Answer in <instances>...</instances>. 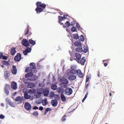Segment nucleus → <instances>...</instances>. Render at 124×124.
<instances>
[{"mask_svg": "<svg viewBox=\"0 0 124 124\" xmlns=\"http://www.w3.org/2000/svg\"><path fill=\"white\" fill-rule=\"evenodd\" d=\"M51 110L52 109L51 108H47L46 109V111L45 112V115L46 113H47L49 111H51Z\"/></svg>", "mask_w": 124, "mask_h": 124, "instance_id": "36", "label": "nucleus"}, {"mask_svg": "<svg viewBox=\"0 0 124 124\" xmlns=\"http://www.w3.org/2000/svg\"><path fill=\"white\" fill-rule=\"evenodd\" d=\"M77 73V75L80 78H83L84 76V75L82 73L81 71L79 70H78Z\"/></svg>", "mask_w": 124, "mask_h": 124, "instance_id": "18", "label": "nucleus"}, {"mask_svg": "<svg viewBox=\"0 0 124 124\" xmlns=\"http://www.w3.org/2000/svg\"><path fill=\"white\" fill-rule=\"evenodd\" d=\"M27 79V80H29V81H33V79L31 80V79H30V78H28V79Z\"/></svg>", "mask_w": 124, "mask_h": 124, "instance_id": "62", "label": "nucleus"}, {"mask_svg": "<svg viewBox=\"0 0 124 124\" xmlns=\"http://www.w3.org/2000/svg\"><path fill=\"white\" fill-rule=\"evenodd\" d=\"M61 100L63 102H65L66 101V98L63 93H62L61 95Z\"/></svg>", "mask_w": 124, "mask_h": 124, "instance_id": "23", "label": "nucleus"}, {"mask_svg": "<svg viewBox=\"0 0 124 124\" xmlns=\"http://www.w3.org/2000/svg\"><path fill=\"white\" fill-rule=\"evenodd\" d=\"M2 63L6 65H8V62L7 61H3Z\"/></svg>", "mask_w": 124, "mask_h": 124, "instance_id": "46", "label": "nucleus"}, {"mask_svg": "<svg viewBox=\"0 0 124 124\" xmlns=\"http://www.w3.org/2000/svg\"><path fill=\"white\" fill-rule=\"evenodd\" d=\"M43 108L42 106L40 107L39 108V110L41 111L43 109Z\"/></svg>", "mask_w": 124, "mask_h": 124, "instance_id": "55", "label": "nucleus"}, {"mask_svg": "<svg viewBox=\"0 0 124 124\" xmlns=\"http://www.w3.org/2000/svg\"><path fill=\"white\" fill-rule=\"evenodd\" d=\"M42 103L43 106H45L48 103V102L47 99H45L43 100L42 101Z\"/></svg>", "mask_w": 124, "mask_h": 124, "instance_id": "22", "label": "nucleus"}, {"mask_svg": "<svg viewBox=\"0 0 124 124\" xmlns=\"http://www.w3.org/2000/svg\"><path fill=\"white\" fill-rule=\"evenodd\" d=\"M29 44L30 43V44L33 45H35L36 43L35 41L32 40V39L29 40Z\"/></svg>", "mask_w": 124, "mask_h": 124, "instance_id": "27", "label": "nucleus"}, {"mask_svg": "<svg viewBox=\"0 0 124 124\" xmlns=\"http://www.w3.org/2000/svg\"><path fill=\"white\" fill-rule=\"evenodd\" d=\"M36 105H38V104H40L41 103V102H40L39 101H36Z\"/></svg>", "mask_w": 124, "mask_h": 124, "instance_id": "56", "label": "nucleus"}, {"mask_svg": "<svg viewBox=\"0 0 124 124\" xmlns=\"http://www.w3.org/2000/svg\"><path fill=\"white\" fill-rule=\"evenodd\" d=\"M77 27L78 28H79L80 27V25L78 24H77Z\"/></svg>", "mask_w": 124, "mask_h": 124, "instance_id": "63", "label": "nucleus"}, {"mask_svg": "<svg viewBox=\"0 0 124 124\" xmlns=\"http://www.w3.org/2000/svg\"><path fill=\"white\" fill-rule=\"evenodd\" d=\"M57 89V91L58 93H60L62 92V88L61 87H59Z\"/></svg>", "mask_w": 124, "mask_h": 124, "instance_id": "39", "label": "nucleus"}, {"mask_svg": "<svg viewBox=\"0 0 124 124\" xmlns=\"http://www.w3.org/2000/svg\"><path fill=\"white\" fill-rule=\"evenodd\" d=\"M109 61V60H108V59H106V60H104L103 61V62H106L107 63H108V62Z\"/></svg>", "mask_w": 124, "mask_h": 124, "instance_id": "58", "label": "nucleus"}, {"mask_svg": "<svg viewBox=\"0 0 124 124\" xmlns=\"http://www.w3.org/2000/svg\"><path fill=\"white\" fill-rule=\"evenodd\" d=\"M58 18L59 20V22H61L64 19V18L63 17H62L61 16H58Z\"/></svg>", "mask_w": 124, "mask_h": 124, "instance_id": "35", "label": "nucleus"}, {"mask_svg": "<svg viewBox=\"0 0 124 124\" xmlns=\"http://www.w3.org/2000/svg\"><path fill=\"white\" fill-rule=\"evenodd\" d=\"M23 58H21V54L20 53L17 54L16 55L15 57L14 60L16 61L19 62Z\"/></svg>", "mask_w": 124, "mask_h": 124, "instance_id": "4", "label": "nucleus"}, {"mask_svg": "<svg viewBox=\"0 0 124 124\" xmlns=\"http://www.w3.org/2000/svg\"><path fill=\"white\" fill-rule=\"evenodd\" d=\"M78 71V70H77L75 69H73L70 70V72L71 74H75L77 73Z\"/></svg>", "mask_w": 124, "mask_h": 124, "instance_id": "21", "label": "nucleus"}, {"mask_svg": "<svg viewBox=\"0 0 124 124\" xmlns=\"http://www.w3.org/2000/svg\"><path fill=\"white\" fill-rule=\"evenodd\" d=\"M40 89L42 91V93L45 96H48L49 94V91L47 89H45L44 90L42 88H40Z\"/></svg>", "mask_w": 124, "mask_h": 124, "instance_id": "11", "label": "nucleus"}, {"mask_svg": "<svg viewBox=\"0 0 124 124\" xmlns=\"http://www.w3.org/2000/svg\"><path fill=\"white\" fill-rule=\"evenodd\" d=\"M83 51L85 53L87 52L88 50L87 47L85 46H84L83 47Z\"/></svg>", "mask_w": 124, "mask_h": 124, "instance_id": "38", "label": "nucleus"}, {"mask_svg": "<svg viewBox=\"0 0 124 124\" xmlns=\"http://www.w3.org/2000/svg\"><path fill=\"white\" fill-rule=\"evenodd\" d=\"M71 31L73 32L76 31L77 30L76 28L74 27H72L71 29Z\"/></svg>", "mask_w": 124, "mask_h": 124, "instance_id": "44", "label": "nucleus"}, {"mask_svg": "<svg viewBox=\"0 0 124 124\" xmlns=\"http://www.w3.org/2000/svg\"><path fill=\"white\" fill-rule=\"evenodd\" d=\"M75 56L76 58L74 59L78 63L80 62V61L81 58V55L79 53H76L75 54Z\"/></svg>", "mask_w": 124, "mask_h": 124, "instance_id": "5", "label": "nucleus"}, {"mask_svg": "<svg viewBox=\"0 0 124 124\" xmlns=\"http://www.w3.org/2000/svg\"><path fill=\"white\" fill-rule=\"evenodd\" d=\"M30 67L31 68V69H34L36 68V67L35 64L33 62L30 63Z\"/></svg>", "mask_w": 124, "mask_h": 124, "instance_id": "26", "label": "nucleus"}, {"mask_svg": "<svg viewBox=\"0 0 124 124\" xmlns=\"http://www.w3.org/2000/svg\"><path fill=\"white\" fill-rule=\"evenodd\" d=\"M86 61L85 60V57H83L81 58V61H80V62L81 64L82 65H84L85 64V63Z\"/></svg>", "mask_w": 124, "mask_h": 124, "instance_id": "20", "label": "nucleus"}, {"mask_svg": "<svg viewBox=\"0 0 124 124\" xmlns=\"http://www.w3.org/2000/svg\"><path fill=\"white\" fill-rule=\"evenodd\" d=\"M72 89L68 87L65 90V94L67 95H70L72 93Z\"/></svg>", "mask_w": 124, "mask_h": 124, "instance_id": "7", "label": "nucleus"}, {"mask_svg": "<svg viewBox=\"0 0 124 124\" xmlns=\"http://www.w3.org/2000/svg\"><path fill=\"white\" fill-rule=\"evenodd\" d=\"M67 16H68V15H66V14H64L63 17L64 19H66L67 17Z\"/></svg>", "mask_w": 124, "mask_h": 124, "instance_id": "54", "label": "nucleus"}, {"mask_svg": "<svg viewBox=\"0 0 124 124\" xmlns=\"http://www.w3.org/2000/svg\"><path fill=\"white\" fill-rule=\"evenodd\" d=\"M60 81L61 83L59 85L61 87L64 88H66L67 87L69 81L64 76L60 79Z\"/></svg>", "mask_w": 124, "mask_h": 124, "instance_id": "2", "label": "nucleus"}, {"mask_svg": "<svg viewBox=\"0 0 124 124\" xmlns=\"http://www.w3.org/2000/svg\"><path fill=\"white\" fill-rule=\"evenodd\" d=\"M108 63H104V65L105 67L106 66L108 65Z\"/></svg>", "mask_w": 124, "mask_h": 124, "instance_id": "59", "label": "nucleus"}, {"mask_svg": "<svg viewBox=\"0 0 124 124\" xmlns=\"http://www.w3.org/2000/svg\"><path fill=\"white\" fill-rule=\"evenodd\" d=\"M33 109L34 110L38 109V108L37 106H35L33 108Z\"/></svg>", "mask_w": 124, "mask_h": 124, "instance_id": "51", "label": "nucleus"}, {"mask_svg": "<svg viewBox=\"0 0 124 124\" xmlns=\"http://www.w3.org/2000/svg\"><path fill=\"white\" fill-rule=\"evenodd\" d=\"M4 76L5 78L7 79L8 78V71H5L4 72Z\"/></svg>", "mask_w": 124, "mask_h": 124, "instance_id": "33", "label": "nucleus"}, {"mask_svg": "<svg viewBox=\"0 0 124 124\" xmlns=\"http://www.w3.org/2000/svg\"><path fill=\"white\" fill-rule=\"evenodd\" d=\"M32 69H31V68L30 67H27L25 71L26 72H31L32 71Z\"/></svg>", "mask_w": 124, "mask_h": 124, "instance_id": "25", "label": "nucleus"}, {"mask_svg": "<svg viewBox=\"0 0 124 124\" xmlns=\"http://www.w3.org/2000/svg\"><path fill=\"white\" fill-rule=\"evenodd\" d=\"M8 104L11 106L14 107V104L12 103H11L10 102H9Z\"/></svg>", "mask_w": 124, "mask_h": 124, "instance_id": "50", "label": "nucleus"}, {"mask_svg": "<svg viewBox=\"0 0 124 124\" xmlns=\"http://www.w3.org/2000/svg\"><path fill=\"white\" fill-rule=\"evenodd\" d=\"M24 97L26 99H28L31 98V96L29 95L26 93H25L24 94Z\"/></svg>", "mask_w": 124, "mask_h": 124, "instance_id": "24", "label": "nucleus"}, {"mask_svg": "<svg viewBox=\"0 0 124 124\" xmlns=\"http://www.w3.org/2000/svg\"><path fill=\"white\" fill-rule=\"evenodd\" d=\"M16 52V48L15 47L12 48L10 50V53L12 55H14Z\"/></svg>", "mask_w": 124, "mask_h": 124, "instance_id": "15", "label": "nucleus"}, {"mask_svg": "<svg viewBox=\"0 0 124 124\" xmlns=\"http://www.w3.org/2000/svg\"><path fill=\"white\" fill-rule=\"evenodd\" d=\"M29 26L27 27L26 28V30L25 31V32L24 35H26L28 34H29Z\"/></svg>", "mask_w": 124, "mask_h": 124, "instance_id": "32", "label": "nucleus"}, {"mask_svg": "<svg viewBox=\"0 0 124 124\" xmlns=\"http://www.w3.org/2000/svg\"><path fill=\"white\" fill-rule=\"evenodd\" d=\"M42 91L41 89H39L35 93L34 95L36 98H40L41 95L42 93Z\"/></svg>", "mask_w": 124, "mask_h": 124, "instance_id": "3", "label": "nucleus"}, {"mask_svg": "<svg viewBox=\"0 0 124 124\" xmlns=\"http://www.w3.org/2000/svg\"><path fill=\"white\" fill-rule=\"evenodd\" d=\"M22 44L26 47H28L30 46L29 41L25 39H23L22 41Z\"/></svg>", "mask_w": 124, "mask_h": 124, "instance_id": "6", "label": "nucleus"}, {"mask_svg": "<svg viewBox=\"0 0 124 124\" xmlns=\"http://www.w3.org/2000/svg\"><path fill=\"white\" fill-rule=\"evenodd\" d=\"M85 99L84 98L82 101V102H83Z\"/></svg>", "mask_w": 124, "mask_h": 124, "instance_id": "64", "label": "nucleus"}, {"mask_svg": "<svg viewBox=\"0 0 124 124\" xmlns=\"http://www.w3.org/2000/svg\"><path fill=\"white\" fill-rule=\"evenodd\" d=\"M76 78V76L73 75H70L68 78V79L69 80L71 81L74 80Z\"/></svg>", "mask_w": 124, "mask_h": 124, "instance_id": "19", "label": "nucleus"}, {"mask_svg": "<svg viewBox=\"0 0 124 124\" xmlns=\"http://www.w3.org/2000/svg\"><path fill=\"white\" fill-rule=\"evenodd\" d=\"M23 100V97L20 96H18L15 99V101L18 102V103L20 104L22 103Z\"/></svg>", "mask_w": 124, "mask_h": 124, "instance_id": "10", "label": "nucleus"}, {"mask_svg": "<svg viewBox=\"0 0 124 124\" xmlns=\"http://www.w3.org/2000/svg\"><path fill=\"white\" fill-rule=\"evenodd\" d=\"M28 52L29 53L31 51V47H27L26 48V49L25 50Z\"/></svg>", "mask_w": 124, "mask_h": 124, "instance_id": "34", "label": "nucleus"}, {"mask_svg": "<svg viewBox=\"0 0 124 124\" xmlns=\"http://www.w3.org/2000/svg\"><path fill=\"white\" fill-rule=\"evenodd\" d=\"M3 55V54L1 52H0V59H1Z\"/></svg>", "mask_w": 124, "mask_h": 124, "instance_id": "52", "label": "nucleus"}, {"mask_svg": "<svg viewBox=\"0 0 124 124\" xmlns=\"http://www.w3.org/2000/svg\"><path fill=\"white\" fill-rule=\"evenodd\" d=\"M35 86V84L32 82L29 83L28 84V86L29 88H33Z\"/></svg>", "mask_w": 124, "mask_h": 124, "instance_id": "17", "label": "nucleus"}, {"mask_svg": "<svg viewBox=\"0 0 124 124\" xmlns=\"http://www.w3.org/2000/svg\"><path fill=\"white\" fill-rule=\"evenodd\" d=\"M50 97H53L54 96V93L53 92H51L50 94Z\"/></svg>", "mask_w": 124, "mask_h": 124, "instance_id": "41", "label": "nucleus"}, {"mask_svg": "<svg viewBox=\"0 0 124 124\" xmlns=\"http://www.w3.org/2000/svg\"><path fill=\"white\" fill-rule=\"evenodd\" d=\"M33 73H34V72H30L26 74L25 75V77L29 78L32 77L33 75Z\"/></svg>", "mask_w": 124, "mask_h": 124, "instance_id": "16", "label": "nucleus"}, {"mask_svg": "<svg viewBox=\"0 0 124 124\" xmlns=\"http://www.w3.org/2000/svg\"><path fill=\"white\" fill-rule=\"evenodd\" d=\"M5 117L2 114H1L0 115V118L1 119L4 118Z\"/></svg>", "mask_w": 124, "mask_h": 124, "instance_id": "53", "label": "nucleus"}, {"mask_svg": "<svg viewBox=\"0 0 124 124\" xmlns=\"http://www.w3.org/2000/svg\"><path fill=\"white\" fill-rule=\"evenodd\" d=\"M74 45L76 46H78L80 45V43L76 41L74 42Z\"/></svg>", "mask_w": 124, "mask_h": 124, "instance_id": "40", "label": "nucleus"}, {"mask_svg": "<svg viewBox=\"0 0 124 124\" xmlns=\"http://www.w3.org/2000/svg\"><path fill=\"white\" fill-rule=\"evenodd\" d=\"M12 73L14 75H16L17 72V70L15 66H13L11 70Z\"/></svg>", "mask_w": 124, "mask_h": 124, "instance_id": "13", "label": "nucleus"}, {"mask_svg": "<svg viewBox=\"0 0 124 124\" xmlns=\"http://www.w3.org/2000/svg\"><path fill=\"white\" fill-rule=\"evenodd\" d=\"M36 91V90L35 89H30L29 91V92L31 94H33Z\"/></svg>", "mask_w": 124, "mask_h": 124, "instance_id": "30", "label": "nucleus"}, {"mask_svg": "<svg viewBox=\"0 0 124 124\" xmlns=\"http://www.w3.org/2000/svg\"><path fill=\"white\" fill-rule=\"evenodd\" d=\"M59 23L61 25H62L63 26V25H63V23H62V22H59Z\"/></svg>", "mask_w": 124, "mask_h": 124, "instance_id": "60", "label": "nucleus"}, {"mask_svg": "<svg viewBox=\"0 0 124 124\" xmlns=\"http://www.w3.org/2000/svg\"><path fill=\"white\" fill-rule=\"evenodd\" d=\"M51 88L52 90H55L57 89V86L56 85L53 84L52 85Z\"/></svg>", "mask_w": 124, "mask_h": 124, "instance_id": "28", "label": "nucleus"}, {"mask_svg": "<svg viewBox=\"0 0 124 124\" xmlns=\"http://www.w3.org/2000/svg\"><path fill=\"white\" fill-rule=\"evenodd\" d=\"M66 117V115H64L63 116L61 119L62 120V122H63L65 120Z\"/></svg>", "mask_w": 124, "mask_h": 124, "instance_id": "45", "label": "nucleus"}, {"mask_svg": "<svg viewBox=\"0 0 124 124\" xmlns=\"http://www.w3.org/2000/svg\"><path fill=\"white\" fill-rule=\"evenodd\" d=\"M75 24L74 22H73V23H72L70 24L69 21H67L65 23V25H63V27L64 28L66 27L67 28H68L70 25L71 26H73Z\"/></svg>", "mask_w": 124, "mask_h": 124, "instance_id": "9", "label": "nucleus"}, {"mask_svg": "<svg viewBox=\"0 0 124 124\" xmlns=\"http://www.w3.org/2000/svg\"><path fill=\"white\" fill-rule=\"evenodd\" d=\"M51 103L53 106L55 107L57 105L58 101L56 100H53L51 101Z\"/></svg>", "mask_w": 124, "mask_h": 124, "instance_id": "12", "label": "nucleus"}, {"mask_svg": "<svg viewBox=\"0 0 124 124\" xmlns=\"http://www.w3.org/2000/svg\"><path fill=\"white\" fill-rule=\"evenodd\" d=\"M11 87L14 90H16L17 88L16 83L13 82L11 84Z\"/></svg>", "mask_w": 124, "mask_h": 124, "instance_id": "14", "label": "nucleus"}, {"mask_svg": "<svg viewBox=\"0 0 124 124\" xmlns=\"http://www.w3.org/2000/svg\"><path fill=\"white\" fill-rule=\"evenodd\" d=\"M5 91L6 94H8V85L6 84L5 87Z\"/></svg>", "mask_w": 124, "mask_h": 124, "instance_id": "31", "label": "nucleus"}, {"mask_svg": "<svg viewBox=\"0 0 124 124\" xmlns=\"http://www.w3.org/2000/svg\"><path fill=\"white\" fill-rule=\"evenodd\" d=\"M73 37L75 38L76 39H79V36L78 34H73Z\"/></svg>", "mask_w": 124, "mask_h": 124, "instance_id": "42", "label": "nucleus"}, {"mask_svg": "<svg viewBox=\"0 0 124 124\" xmlns=\"http://www.w3.org/2000/svg\"><path fill=\"white\" fill-rule=\"evenodd\" d=\"M88 94V93H86V94L85 95V96L84 97V98L85 99H86L87 97Z\"/></svg>", "mask_w": 124, "mask_h": 124, "instance_id": "57", "label": "nucleus"}, {"mask_svg": "<svg viewBox=\"0 0 124 124\" xmlns=\"http://www.w3.org/2000/svg\"><path fill=\"white\" fill-rule=\"evenodd\" d=\"M23 54L25 55H27L28 53H29L27 51H26L25 50L24 51H23Z\"/></svg>", "mask_w": 124, "mask_h": 124, "instance_id": "47", "label": "nucleus"}, {"mask_svg": "<svg viewBox=\"0 0 124 124\" xmlns=\"http://www.w3.org/2000/svg\"><path fill=\"white\" fill-rule=\"evenodd\" d=\"M88 85H89V84L88 83H87L85 86V88H86V89H87V87L88 86Z\"/></svg>", "mask_w": 124, "mask_h": 124, "instance_id": "61", "label": "nucleus"}, {"mask_svg": "<svg viewBox=\"0 0 124 124\" xmlns=\"http://www.w3.org/2000/svg\"><path fill=\"white\" fill-rule=\"evenodd\" d=\"M86 83L87 82L89 79V77L88 76H86Z\"/></svg>", "mask_w": 124, "mask_h": 124, "instance_id": "49", "label": "nucleus"}, {"mask_svg": "<svg viewBox=\"0 0 124 124\" xmlns=\"http://www.w3.org/2000/svg\"><path fill=\"white\" fill-rule=\"evenodd\" d=\"M32 114L34 116H38L39 113L37 111H35L32 113Z\"/></svg>", "mask_w": 124, "mask_h": 124, "instance_id": "37", "label": "nucleus"}, {"mask_svg": "<svg viewBox=\"0 0 124 124\" xmlns=\"http://www.w3.org/2000/svg\"><path fill=\"white\" fill-rule=\"evenodd\" d=\"M76 51L78 52H81L83 51V50L82 47H78L75 49Z\"/></svg>", "mask_w": 124, "mask_h": 124, "instance_id": "29", "label": "nucleus"}, {"mask_svg": "<svg viewBox=\"0 0 124 124\" xmlns=\"http://www.w3.org/2000/svg\"><path fill=\"white\" fill-rule=\"evenodd\" d=\"M37 8L35 10L37 14L40 13L43 11V9L45 8L46 5L44 3H42L41 2L38 1L36 3Z\"/></svg>", "mask_w": 124, "mask_h": 124, "instance_id": "1", "label": "nucleus"}, {"mask_svg": "<svg viewBox=\"0 0 124 124\" xmlns=\"http://www.w3.org/2000/svg\"><path fill=\"white\" fill-rule=\"evenodd\" d=\"M80 40L82 41H84V37L82 35H81L80 36Z\"/></svg>", "mask_w": 124, "mask_h": 124, "instance_id": "43", "label": "nucleus"}, {"mask_svg": "<svg viewBox=\"0 0 124 124\" xmlns=\"http://www.w3.org/2000/svg\"><path fill=\"white\" fill-rule=\"evenodd\" d=\"M24 107L26 110H29L31 109V106L30 103L28 102H26L25 104Z\"/></svg>", "mask_w": 124, "mask_h": 124, "instance_id": "8", "label": "nucleus"}, {"mask_svg": "<svg viewBox=\"0 0 124 124\" xmlns=\"http://www.w3.org/2000/svg\"><path fill=\"white\" fill-rule=\"evenodd\" d=\"M2 58L3 59L6 60L7 59L8 57L7 56L3 55Z\"/></svg>", "mask_w": 124, "mask_h": 124, "instance_id": "48", "label": "nucleus"}]
</instances>
